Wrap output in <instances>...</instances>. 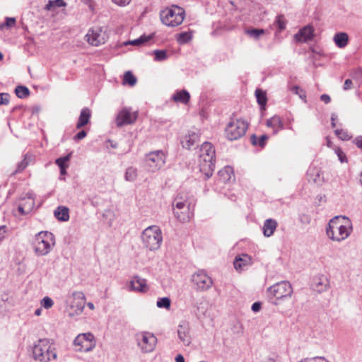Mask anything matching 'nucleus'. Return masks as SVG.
<instances>
[{"mask_svg":"<svg viewBox=\"0 0 362 362\" xmlns=\"http://www.w3.org/2000/svg\"><path fill=\"white\" fill-rule=\"evenodd\" d=\"M130 284L132 290L133 291L146 292L148 289L146 280L138 276H134L131 281Z\"/></svg>","mask_w":362,"mask_h":362,"instance_id":"21","label":"nucleus"},{"mask_svg":"<svg viewBox=\"0 0 362 362\" xmlns=\"http://www.w3.org/2000/svg\"><path fill=\"white\" fill-rule=\"evenodd\" d=\"M255 96L258 104L261 107H264L267 101L266 93L260 89H257L255 90Z\"/></svg>","mask_w":362,"mask_h":362,"instance_id":"33","label":"nucleus"},{"mask_svg":"<svg viewBox=\"0 0 362 362\" xmlns=\"http://www.w3.org/2000/svg\"><path fill=\"white\" fill-rule=\"evenodd\" d=\"M268 139V136L265 134H263L262 136H260L259 137H257L256 135L253 134L250 137V141H251V143L254 145V146H259L260 147H264L265 144H266V141Z\"/></svg>","mask_w":362,"mask_h":362,"instance_id":"30","label":"nucleus"},{"mask_svg":"<svg viewBox=\"0 0 362 362\" xmlns=\"http://www.w3.org/2000/svg\"><path fill=\"white\" fill-rule=\"evenodd\" d=\"M66 6L64 0H49L46 4L45 8L49 11L54 10L57 8H60Z\"/></svg>","mask_w":362,"mask_h":362,"instance_id":"31","label":"nucleus"},{"mask_svg":"<svg viewBox=\"0 0 362 362\" xmlns=\"http://www.w3.org/2000/svg\"><path fill=\"white\" fill-rule=\"evenodd\" d=\"M66 303V310L69 316L74 317L79 315L84 310L86 296L83 292L74 291L67 296Z\"/></svg>","mask_w":362,"mask_h":362,"instance_id":"7","label":"nucleus"},{"mask_svg":"<svg viewBox=\"0 0 362 362\" xmlns=\"http://www.w3.org/2000/svg\"><path fill=\"white\" fill-rule=\"evenodd\" d=\"M337 116L335 114L332 115L331 120H332V127H334L336 125L335 120L337 119Z\"/></svg>","mask_w":362,"mask_h":362,"instance_id":"60","label":"nucleus"},{"mask_svg":"<svg viewBox=\"0 0 362 362\" xmlns=\"http://www.w3.org/2000/svg\"><path fill=\"white\" fill-rule=\"evenodd\" d=\"M190 98V95L188 91L182 90L177 91L173 96L175 102L187 104Z\"/></svg>","mask_w":362,"mask_h":362,"instance_id":"26","label":"nucleus"},{"mask_svg":"<svg viewBox=\"0 0 362 362\" xmlns=\"http://www.w3.org/2000/svg\"><path fill=\"white\" fill-rule=\"evenodd\" d=\"M10 95L8 93H0V105H7L9 102Z\"/></svg>","mask_w":362,"mask_h":362,"instance_id":"49","label":"nucleus"},{"mask_svg":"<svg viewBox=\"0 0 362 362\" xmlns=\"http://www.w3.org/2000/svg\"><path fill=\"white\" fill-rule=\"evenodd\" d=\"M144 246L150 250H158L163 241L162 232L157 226L147 227L141 234Z\"/></svg>","mask_w":362,"mask_h":362,"instance_id":"6","label":"nucleus"},{"mask_svg":"<svg viewBox=\"0 0 362 362\" xmlns=\"http://www.w3.org/2000/svg\"><path fill=\"white\" fill-rule=\"evenodd\" d=\"M18 210L21 215L27 214L30 211L26 209L25 204H21L18 207Z\"/></svg>","mask_w":362,"mask_h":362,"instance_id":"52","label":"nucleus"},{"mask_svg":"<svg viewBox=\"0 0 362 362\" xmlns=\"http://www.w3.org/2000/svg\"><path fill=\"white\" fill-rule=\"evenodd\" d=\"M136 83V78L129 71H127L124 75L123 83L134 86Z\"/></svg>","mask_w":362,"mask_h":362,"instance_id":"36","label":"nucleus"},{"mask_svg":"<svg viewBox=\"0 0 362 362\" xmlns=\"http://www.w3.org/2000/svg\"><path fill=\"white\" fill-rule=\"evenodd\" d=\"M66 168H64V167L62 168H60V174L62 175H65L66 173Z\"/></svg>","mask_w":362,"mask_h":362,"instance_id":"62","label":"nucleus"},{"mask_svg":"<svg viewBox=\"0 0 362 362\" xmlns=\"http://www.w3.org/2000/svg\"><path fill=\"white\" fill-rule=\"evenodd\" d=\"M247 129V124L243 119L230 121L226 128V136L228 140L233 141L245 135Z\"/></svg>","mask_w":362,"mask_h":362,"instance_id":"11","label":"nucleus"},{"mask_svg":"<svg viewBox=\"0 0 362 362\" xmlns=\"http://www.w3.org/2000/svg\"><path fill=\"white\" fill-rule=\"evenodd\" d=\"M33 357L39 362H49L55 360L57 352L52 340L47 338L37 340L33 346Z\"/></svg>","mask_w":362,"mask_h":362,"instance_id":"2","label":"nucleus"},{"mask_svg":"<svg viewBox=\"0 0 362 362\" xmlns=\"http://www.w3.org/2000/svg\"><path fill=\"white\" fill-rule=\"evenodd\" d=\"M112 2L119 6H125L131 2L132 0H112Z\"/></svg>","mask_w":362,"mask_h":362,"instance_id":"51","label":"nucleus"},{"mask_svg":"<svg viewBox=\"0 0 362 362\" xmlns=\"http://www.w3.org/2000/svg\"><path fill=\"white\" fill-rule=\"evenodd\" d=\"M185 16V10L176 5L166 8L160 13L161 22L168 27L178 26L183 22Z\"/></svg>","mask_w":362,"mask_h":362,"instance_id":"4","label":"nucleus"},{"mask_svg":"<svg viewBox=\"0 0 362 362\" xmlns=\"http://www.w3.org/2000/svg\"><path fill=\"white\" fill-rule=\"evenodd\" d=\"M135 339L142 353H151L156 346L157 338L149 332H138L135 334Z\"/></svg>","mask_w":362,"mask_h":362,"instance_id":"10","label":"nucleus"},{"mask_svg":"<svg viewBox=\"0 0 362 362\" xmlns=\"http://www.w3.org/2000/svg\"><path fill=\"white\" fill-rule=\"evenodd\" d=\"M173 206L174 216L181 222L189 221L193 216L190 204L187 200H182V198L177 197L173 202Z\"/></svg>","mask_w":362,"mask_h":362,"instance_id":"8","label":"nucleus"},{"mask_svg":"<svg viewBox=\"0 0 362 362\" xmlns=\"http://www.w3.org/2000/svg\"><path fill=\"white\" fill-rule=\"evenodd\" d=\"M86 134H87L86 132L84 130H82L74 136V139L76 141H80V140L83 139V138H85L86 136Z\"/></svg>","mask_w":362,"mask_h":362,"instance_id":"50","label":"nucleus"},{"mask_svg":"<svg viewBox=\"0 0 362 362\" xmlns=\"http://www.w3.org/2000/svg\"><path fill=\"white\" fill-rule=\"evenodd\" d=\"M286 21L283 15L277 16L274 23V28L276 29V31L281 32L286 28Z\"/></svg>","mask_w":362,"mask_h":362,"instance_id":"29","label":"nucleus"},{"mask_svg":"<svg viewBox=\"0 0 362 362\" xmlns=\"http://www.w3.org/2000/svg\"><path fill=\"white\" fill-rule=\"evenodd\" d=\"M278 226L277 222L272 218H268L267 219L263 225V234L265 237H270L272 236L275 230L276 229V227Z\"/></svg>","mask_w":362,"mask_h":362,"instance_id":"22","label":"nucleus"},{"mask_svg":"<svg viewBox=\"0 0 362 362\" xmlns=\"http://www.w3.org/2000/svg\"><path fill=\"white\" fill-rule=\"evenodd\" d=\"M15 23H16L15 18H9V17L6 18V23H5L6 26L9 27V28L13 27V26H14Z\"/></svg>","mask_w":362,"mask_h":362,"instance_id":"53","label":"nucleus"},{"mask_svg":"<svg viewBox=\"0 0 362 362\" xmlns=\"http://www.w3.org/2000/svg\"><path fill=\"white\" fill-rule=\"evenodd\" d=\"M6 233V227L5 226H2L0 227V236H2L3 239L5 238V234Z\"/></svg>","mask_w":362,"mask_h":362,"instance_id":"59","label":"nucleus"},{"mask_svg":"<svg viewBox=\"0 0 362 362\" xmlns=\"http://www.w3.org/2000/svg\"><path fill=\"white\" fill-rule=\"evenodd\" d=\"M26 196L27 199L24 204H25L28 211H31L35 205L33 194L32 193H28Z\"/></svg>","mask_w":362,"mask_h":362,"instance_id":"44","label":"nucleus"},{"mask_svg":"<svg viewBox=\"0 0 362 362\" xmlns=\"http://www.w3.org/2000/svg\"><path fill=\"white\" fill-rule=\"evenodd\" d=\"M199 135L197 133L190 132L182 141V146L184 148L189 149L199 141Z\"/></svg>","mask_w":362,"mask_h":362,"instance_id":"24","label":"nucleus"},{"mask_svg":"<svg viewBox=\"0 0 362 362\" xmlns=\"http://www.w3.org/2000/svg\"><path fill=\"white\" fill-rule=\"evenodd\" d=\"M151 38V36H146V35H144L140 36L137 39H135L133 40H129V41L125 42V45H134V46H141V45H144V43L147 42Z\"/></svg>","mask_w":362,"mask_h":362,"instance_id":"32","label":"nucleus"},{"mask_svg":"<svg viewBox=\"0 0 362 362\" xmlns=\"http://www.w3.org/2000/svg\"><path fill=\"white\" fill-rule=\"evenodd\" d=\"M246 33L251 37L257 40L259 37L261 35L264 33V29H250L246 30Z\"/></svg>","mask_w":362,"mask_h":362,"instance_id":"41","label":"nucleus"},{"mask_svg":"<svg viewBox=\"0 0 362 362\" xmlns=\"http://www.w3.org/2000/svg\"><path fill=\"white\" fill-rule=\"evenodd\" d=\"M166 156L164 151L157 150L151 151L146 156V165L151 172L160 169L165 163Z\"/></svg>","mask_w":362,"mask_h":362,"instance_id":"12","label":"nucleus"},{"mask_svg":"<svg viewBox=\"0 0 362 362\" xmlns=\"http://www.w3.org/2000/svg\"><path fill=\"white\" fill-rule=\"evenodd\" d=\"M192 37V34L190 32L180 33L177 36V41L180 44H185L188 42Z\"/></svg>","mask_w":362,"mask_h":362,"instance_id":"37","label":"nucleus"},{"mask_svg":"<svg viewBox=\"0 0 362 362\" xmlns=\"http://www.w3.org/2000/svg\"><path fill=\"white\" fill-rule=\"evenodd\" d=\"M291 90L295 94L298 95L300 98H305V92L298 86H294L291 88Z\"/></svg>","mask_w":362,"mask_h":362,"instance_id":"48","label":"nucleus"},{"mask_svg":"<svg viewBox=\"0 0 362 362\" xmlns=\"http://www.w3.org/2000/svg\"><path fill=\"white\" fill-rule=\"evenodd\" d=\"M153 54L156 61L161 62L168 59L167 52L164 49H156L153 52Z\"/></svg>","mask_w":362,"mask_h":362,"instance_id":"40","label":"nucleus"},{"mask_svg":"<svg viewBox=\"0 0 362 362\" xmlns=\"http://www.w3.org/2000/svg\"><path fill=\"white\" fill-rule=\"evenodd\" d=\"M320 100L324 102L325 104H328L331 101V98L329 95L327 94H322L320 96Z\"/></svg>","mask_w":362,"mask_h":362,"instance_id":"54","label":"nucleus"},{"mask_svg":"<svg viewBox=\"0 0 362 362\" xmlns=\"http://www.w3.org/2000/svg\"><path fill=\"white\" fill-rule=\"evenodd\" d=\"M175 361L176 362H185V358L181 354H178L175 357Z\"/></svg>","mask_w":362,"mask_h":362,"instance_id":"61","label":"nucleus"},{"mask_svg":"<svg viewBox=\"0 0 362 362\" xmlns=\"http://www.w3.org/2000/svg\"><path fill=\"white\" fill-rule=\"evenodd\" d=\"M86 37L88 43L93 46L104 44L107 40V35L100 27L90 29Z\"/></svg>","mask_w":362,"mask_h":362,"instance_id":"16","label":"nucleus"},{"mask_svg":"<svg viewBox=\"0 0 362 362\" xmlns=\"http://www.w3.org/2000/svg\"><path fill=\"white\" fill-rule=\"evenodd\" d=\"M55 245L54 235L48 231L38 233L34 240V250L37 255L45 256L50 252Z\"/></svg>","mask_w":362,"mask_h":362,"instance_id":"5","label":"nucleus"},{"mask_svg":"<svg viewBox=\"0 0 362 362\" xmlns=\"http://www.w3.org/2000/svg\"><path fill=\"white\" fill-rule=\"evenodd\" d=\"M177 335L180 341L185 346H189L192 342L189 323L182 321L177 327Z\"/></svg>","mask_w":362,"mask_h":362,"instance_id":"17","label":"nucleus"},{"mask_svg":"<svg viewBox=\"0 0 362 362\" xmlns=\"http://www.w3.org/2000/svg\"><path fill=\"white\" fill-rule=\"evenodd\" d=\"M54 214L58 220L62 221H66L69 218V209L65 206L57 207Z\"/></svg>","mask_w":362,"mask_h":362,"instance_id":"27","label":"nucleus"},{"mask_svg":"<svg viewBox=\"0 0 362 362\" xmlns=\"http://www.w3.org/2000/svg\"><path fill=\"white\" fill-rule=\"evenodd\" d=\"M15 93L19 98H25L30 95L29 89L23 86H18L15 89Z\"/></svg>","mask_w":362,"mask_h":362,"instance_id":"35","label":"nucleus"},{"mask_svg":"<svg viewBox=\"0 0 362 362\" xmlns=\"http://www.w3.org/2000/svg\"><path fill=\"white\" fill-rule=\"evenodd\" d=\"M267 125L274 129V133L276 134L279 129H283V123L278 116H274L267 121Z\"/></svg>","mask_w":362,"mask_h":362,"instance_id":"28","label":"nucleus"},{"mask_svg":"<svg viewBox=\"0 0 362 362\" xmlns=\"http://www.w3.org/2000/svg\"><path fill=\"white\" fill-rule=\"evenodd\" d=\"M233 264L236 270H244L252 264V258L247 254H241L235 257Z\"/></svg>","mask_w":362,"mask_h":362,"instance_id":"20","label":"nucleus"},{"mask_svg":"<svg viewBox=\"0 0 362 362\" xmlns=\"http://www.w3.org/2000/svg\"><path fill=\"white\" fill-rule=\"evenodd\" d=\"M336 154L338 156L339 160L341 163H346L347 162L346 156L345 153L341 151V149L339 147H337L334 150Z\"/></svg>","mask_w":362,"mask_h":362,"instance_id":"47","label":"nucleus"},{"mask_svg":"<svg viewBox=\"0 0 362 362\" xmlns=\"http://www.w3.org/2000/svg\"><path fill=\"white\" fill-rule=\"evenodd\" d=\"M156 305L160 308L169 309L170 308V299L168 297L159 298L156 303Z\"/></svg>","mask_w":362,"mask_h":362,"instance_id":"42","label":"nucleus"},{"mask_svg":"<svg viewBox=\"0 0 362 362\" xmlns=\"http://www.w3.org/2000/svg\"><path fill=\"white\" fill-rule=\"evenodd\" d=\"M352 81L351 79H346L344 81V90H347L351 88Z\"/></svg>","mask_w":362,"mask_h":362,"instance_id":"55","label":"nucleus"},{"mask_svg":"<svg viewBox=\"0 0 362 362\" xmlns=\"http://www.w3.org/2000/svg\"><path fill=\"white\" fill-rule=\"evenodd\" d=\"M352 230V223L348 217L337 216L329 221L326 234L332 241L341 243L348 238Z\"/></svg>","mask_w":362,"mask_h":362,"instance_id":"1","label":"nucleus"},{"mask_svg":"<svg viewBox=\"0 0 362 362\" xmlns=\"http://www.w3.org/2000/svg\"><path fill=\"white\" fill-rule=\"evenodd\" d=\"M329 287V280L327 276L324 275H320L314 277L312 283V288L314 291H317V293H322L326 291Z\"/></svg>","mask_w":362,"mask_h":362,"instance_id":"18","label":"nucleus"},{"mask_svg":"<svg viewBox=\"0 0 362 362\" xmlns=\"http://www.w3.org/2000/svg\"><path fill=\"white\" fill-rule=\"evenodd\" d=\"M293 293L291 284L287 281L278 282L267 290V295L269 298H275L276 300L291 297Z\"/></svg>","mask_w":362,"mask_h":362,"instance_id":"9","label":"nucleus"},{"mask_svg":"<svg viewBox=\"0 0 362 362\" xmlns=\"http://www.w3.org/2000/svg\"><path fill=\"white\" fill-rule=\"evenodd\" d=\"M192 281L196 289L202 291L209 289L213 284L211 278L204 270L195 272L192 276Z\"/></svg>","mask_w":362,"mask_h":362,"instance_id":"14","label":"nucleus"},{"mask_svg":"<svg viewBox=\"0 0 362 362\" xmlns=\"http://www.w3.org/2000/svg\"><path fill=\"white\" fill-rule=\"evenodd\" d=\"M95 340L93 334L88 332L78 334L74 341V345L77 348V351L88 352L95 346Z\"/></svg>","mask_w":362,"mask_h":362,"instance_id":"13","label":"nucleus"},{"mask_svg":"<svg viewBox=\"0 0 362 362\" xmlns=\"http://www.w3.org/2000/svg\"><path fill=\"white\" fill-rule=\"evenodd\" d=\"M335 134L339 137V139L343 141H348L351 138V136L349 134L346 130L344 129H336L334 131Z\"/></svg>","mask_w":362,"mask_h":362,"instance_id":"43","label":"nucleus"},{"mask_svg":"<svg viewBox=\"0 0 362 362\" xmlns=\"http://www.w3.org/2000/svg\"><path fill=\"white\" fill-rule=\"evenodd\" d=\"M137 169L133 167H129L126 170L124 178L127 181L133 182L137 177Z\"/></svg>","mask_w":362,"mask_h":362,"instance_id":"34","label":"nucleus"},{"mask_svg":"<svg viewBox=\"0 0 362 362\" xmlns=\"http://www.w3.org/2000/svg\"><path fill=\"white\" fill-rule=\"evenodd\" d=\"M263 362H281L278 356L267 358Z\"/></svg>","mask_w":362,"mask_h":362,"instance_id":"57","label":"nucleus"},{"mask_svg":"<svg viewBox=\"0 0 362 362\" xmlns=\"http://www.w3.org/2000/svg\"><path fill=\"white\" fill-rule=\"evenodd\" d=\"M355 144L356 146L362 149V136H358L355 139Z\"/></svg>","mask_w":362,"mask_h":362,"instance_id":"58","label":"nucleus"},{"mask_svg":"<svg viewBox=\"0 0 362 362\" xmlns=\"http://www.w3.org/2000/svg\"><path fill=\"white\" fill-rule=\"evenodd\" d=\"M41 305L45 308V309H49L50 308H52L54 305V301L53 300L48 297V296H46V297H44L42 300H41Z\"/></svg>","mask_w":362,"mask_h":362,"instance_id":"45","label":"nucleus"},{"mask_svg":"<svg viewBox=\"0 0 362 362\" xmlns=\"http://www.w3.org/2000/svg\"><path fill=\"white\" fill-rule=\"evenodd\" d=\"M28 165V162L27 161L26 156L17 165L16 170H15V173H20L23 171Z\"/></svg>","mask_w":362,"mask_h":362,"instance_id":"46","label":"nucleus"},{"mask_svg":"<svg viewBox=\"0 0 362 362\" xmlns=\"http://www.w3.org/2000/svg\"><path fill=\"white\" fill-rule=\"evenodd\" d=\"M87 306H88L90 310H92L95 309V306H94V305H93V303H90V302L88 303H87Z\"/></svg>","mask_w":362,"mask_h":362,"instance_id":"63","label":"nucleus"},{"mask_svg":"<svg viewBox=\"0 0 362 362\" xmlns=\"http://www.w3.org/2000/svg\"><path fill=\"white\" fill-rule=\"evenodd\" d=\"M71 157V153L67 154L64 157H60L55 160V163L59 167V168H67L66 162H68Z\"/></svg>","mask_w":362,"mask_h":362,"instance_id":"39","label":"nucleus"},{"mask_svg":"<svg viewBox=\"0 0 362 362\" xmlns=\"http://www.w3.org/2000/svg\"><path fill=\"white\" fill-rule=\"evenodd\" d=\"M218 174L223 179V180H229L231 178L233 170L230 167H225L223 169L218 172Z\"/></svg>","mask_w":362,"mask_h":362,"instance_id":"38","label":"nucleus"},{"mask_svg":"<svg viewBox=\"0 0 362 362\" xmlns=\"http://www.w3.org/2000/svg\"><path fill=\"white\" fill-rule=\"evenodd\" d=\"M313 27L311 25H306L295 34L294 38L298 42H306L313 38Z\"/></svg>","mask_w":362,"mask_h":362,"instance_id":"19","label":"nucleus"},{"mask_svg":"<svg viewBox=\"0 0 362 362\" xmlns=\"http://www.w3.org/2000/svg\"><path fill=\"white\" fill-rule=\"evenodd\" d=\"M261 309V303L259 302H255L252 305V310L254 312H258Z\"/></svg>","mask_w":362,"mask_h":362,"instance_id":"56","label":"nucleus"},{"mask_svg":"<svg viewBox=\"0 0 362 362\" xmlns=\"http://www.w3.org/2000/svg\"><path fill=\"white\" fill-rule=\"evenodd\" d=\"M199 165L201 173L206 179H209L213 175L215 168V150L209 142H204L200 148Z\"/></svg>","mask_w":362,"mask_h":362,"instance_id":"3","label":"nucleus"},{"mask_svg":"<svg viewBox=\"0 0 362 362\" xmlns=\"http://www.w3.org/2000/svg\"><path fill=\"white\" fill-rule=\"evenodd\" d=\"M41 309L40 308H38L35 311V315H37V316H39L41 315Z\"/></svg>","mask_w":362,"mask_h":362,"instance_id":"64","label":"nucleus"},{"mask_svg":"<svg viewBox=\"0 0 362 362\" xmlns=\"http://www.w3.org/2000/svg\"><path fill=\"white\" fill-rule=\"evenodd\" d=\"M333 40L338 47L344 48L348 44L349 36L346 33H337L334 35Z\"/></svg>","mask_w":362,"mask_h":362,"instance_id":"25","label":"nucleus"},{"mask_svg":"<svg viewBox=\"0 0 362 362\" xmlns=\"http://www.w3.org/2000/svg\"><path fill=\"white\" fill-rule=\"evenodd\" d=\"M90 117V110L88 107L83 108L81 111L80 116L76 124V129H81L86 125L89 122Z\"/></svg>","mask_w":362,"mask_h":362,"instance_id":"23","label":"nucleus"},{"mask_svg":"<svg viewBox=\"0 0 362 362\" xmlns=\"http://www.w3.org/2000/svg\"><path fill=\"white\" fill-rule=\"evenodd\" d=\"M138 112L130 108L124 107L119 111L116 118V124L121 127L124 125L133 124L137 119Z\"/></svg>","mask_w":362,"mask_h":362,"instance_id":"15","label":"nucleus"}]
</instances>
